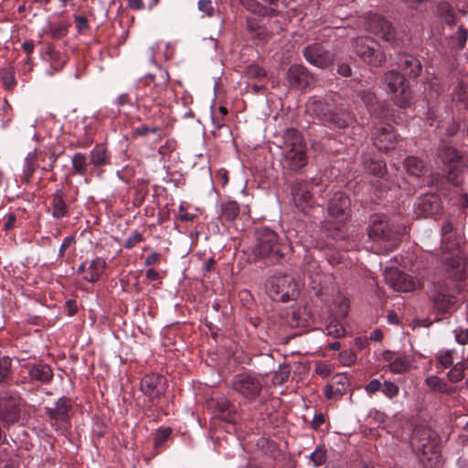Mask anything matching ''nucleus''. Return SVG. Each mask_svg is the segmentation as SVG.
<instances>
[{
	"label": "nucleus",
	"mask_w": 468,
	"mask_h": 468,
	"mask_svg": "<svg viewBox=\"0 0 468 468\" xmlns=\"http://www.w3.org/2000/svg\"><path fill=\"white\" fill-rule=\"evenodd\" d=\"M362 101L367 107L370 114L379 115L382 112L380 103L377 101L376 96L370 90L363 91L360 95Z\"/></svg>",
	"instance_id": "31"
},
{
	"label": "nucleus",
	"mask_w": 468,
	"mask_h": 468,
	"mask_svg": "<svg viewBox=\"0 0 468 468\" xmlns=\"http://www.w3.org/2000/svg\"><path fill=\"white\" fill-rule=\"evenodd\" d=\"M74 241V238L72 236H68L64 239L63 242L60 245L59 248V254L63 255V252L66 249L71 246V244Z\"/></svg>",
	"instance_id": "56"
},
{
	"label": "nucleus",
	"mask_w": 468,
	"mask_h": 468,
	"mask_svg": "<svg viewBox=\"0 0 468 468\" xmlns=\"http://www.w3.org/2000/svg\"><path fill=\"white\" fill-rule=\"evenodd\" d=\"M197 9L208 17L215 14V7L211 0H198Z\"/></svg>",
	"instance_id": "45"
},
{
	"label": "nucleus",
	"mask_w": 468,
	"mask_h": 468,
	"mask_svg": "<svg viewBox=\"0 0 468 468\" xmlns=\"http://www.w3.org/2000/svg\"><path fill=\"white\" fill-rule=\"evenodd\" d=\"M438 363L444 368L454 366L460 361L457 352L454 349L441 350L436 355Z\"/></svg>",
	"instance_id": "30"
},
{
	"label": "nucleus",
	"mask_w": 468,
	"mask_h": 468,
	"mask_svg": "<svg viewBox=\"0 0 468 468\" xmlns=\"http://www.w3.org/2000/svg\"><path fill=\"white\" fill-rule=\"evenodd\" d=\"M233 390L248 401L255 400L262 388V378L253 373H240L231 381Z\"/></svg>",
	"instance_id": "5"
},
{
	"label": "nucleus",
	"mask_w": 468,
	"mask_h": 468,
	"mask_svg": "<svg viewBox=\"0 0 468 468\" xmlns=\"http://www.w3.org/2000/svg\"><path fill=\"white\" fill-rule=\"evenodd\" d=\"M331 366L325 363L317 364L315 367V372L324 378L328 377L331 374Z\"/></svg>",
	"instance_id": "52"
},
{
	"label": "nucleus",
	"mask_w": 468,
	"mask_h": 468,
	"mask_svg": "<svg viewBox=\"0 0 468 468\" xmlns=\"http://www.w3.org/2000/svg\"><path fill=\"white\" fill-rule=\"evenodd\" d=\"M453 229V226L452 222L446 221L443 223L441 227V234L443 237H445L447 234L451 233Z\"/></svg>",
	"instance_id": "61"
},
{
	"label": "nucleus",
	"mask_w": 468,
	"mask_h": 468,
	"mask_svg": "<svg viewBox=\"0 0 468 468\" xmlns=\"http://www.w3.org/2000/svg\"><path fill=\"white\" fill-rule=\"evenodd\" d=\"M426 385L433 391L441 393H452L453 388L449 387L441 378L437 376H430L425 379Z\"/></svg>",
	"instance_id": "32"
},
{
	"label": "nucleus",
	"mask_w": 468,
	"mask_h": 468,
	"mask_svg": "<svg viewBox=\"0 0 468 468\" xmlns=\"http://www.w3.org/2000/svg\"><path fill=\"white\" fill-rule=\"evenodd\" d=\"M382 356L389 371L393 374L406 373L413 363L411 356H400L389 350L383 352Z\"/></svg>",
	"instance_id": "16"
},
{
	"label": "nucleus",
	"mask_w": 468,
	"mask_h": 468,
	"mask_svg": "<svg viewBox=\"0 0 468 468\" xmlns=\"http://www.w3.org/2000/svg\"><path fill=\"white\" fill-rule=\"evenodd\" d=\"M337 71L342 76L347 77L351 73V69L346 64H341V65H339Z\"/></svg>",
	"instance_id": "60"
},
{
	"label": "nucleus",
	"mask_w": 468,
	"mask_h": 468,
	"mask_svg": "<svg viewBox=\"0 0 468 468\" xmlns=\"http://www.w3.org/2000/svg\"><path fill=\"white\" fill-rule=\"evenodd\" d=\"M28 377L30 381L47 384L52 380L53 371L47 364L33 365L28 370Z\"/></svg>",
	"instance_id": "22"
},
{
	"label": "nucleus",
	"mask_w": 468,
	"mask_h": 468,
	"mask_svg": "<svg viewBox=\"0 0 468 468\" xmlns=\"http://www.w3.org/2000/svg\"><path fill=\"white\" fill-rule=\"evenodd\" d=\"M364 165L368 173L375 176H382L387 170L386 164L380 160L366 161Z\"/></svg>",
	"instance_id": "38"
},
{
	"label": "nucleus",
	"mask_w": 468,
	"mask_h": 468,
	"mask_svg": "<svg viewBox=\"0 0 468 468\" xmlns=\"http://www.w3.org/2000/svg\"><path fill=\"white\" fill-rule=\"evenodd\" d=\"M304 187L305 185L296 184L292 188V195L295 205L303 211L312 199L311 193Z\"/></svg>",
	"instance_id": "24"
},
{
	"label": "nucleus",
	"mask_w": 468,
	"mask_h": 468,
	"mask_svg": "<svg viewBox=\"0 0 468 468\" xmlns=\"http://www.w3.org/2000/svg\"><path fill=\"white\" fill-rule=\"evenodd\" d=\"M289 377V371L286 368L282 369L280 372H277L274 376V381L282 384Z\"/></svg>",
	"instance_id": "55"
},
{
	"label": "nucleus",
	"mask_w": 468,
	"mask_h": 468,
	"mask_svg": "<svg viewBox=\"0 0 468 468\" xmlns=\"http://www.w3.org/2000/svg\"><path fill=\"white\" fill-rule=\"evenodd\" d=\"M399 68L409 77H417L420 73V62L413 56L403 54L398 61Z\"/></svg>",
	"instance_id": "21"
},
{
	"label": "nucleus",
	"mask_w": 468,
	"mask_h": 468,
	"mask_svg": "<svg viewBox=\"0 0 468 468\" xmlns=\"http://www.w3.org/2000/svg\"><path fill=\"white\" fill-rule=\"evenodd\" d=\"M303 55L310 64L321 69L327 68L333 63V55L320 44L306 47Z\"/></svg>",
	"instance_id": "15"
},
{
	"label": "nucleus",
	"mask_w": 468,
	"mask_h": 468,
	"mask_svg": "<svg viewBox=\"0 0 468 468\" xmlns=\"http://www.w3.org/2000/svg\"><path fill=\"white\" fill-rule=\"evenodd\" d=\"M455 340L460 345L468 344V328L458 327L453 331Z\"/></svg>",
	"instance_id": "48"
},
{
	"label": "nucleus",
	"mask_w": 468,
	"mask_h": 468,
	"mask_svg": "<svg viewBox=\"0 0 468 468\" xmlns=\"http://www.w3.org/2000/svg\"><path fill=\"white\" fill-rule=\"evenodd\" d=\"M11 359L8 356L0 358V384L5 382L10 376Z\"/></svg>",
	"instance_id": "42"
},
{
	"label": "nucleus",
	"mask_w": 468,
	"mask_h": 468,
	"mask_svg": "<svg viewBox=\"0 0 468 468\" xmlns=\"http://www.w3.org/2000/svg\"><path fill=\"white\" fill-rule=\"evenodd\" d=\"M253 254L257 258H266L271 255L282 257V243L277 234L269 228H260L255 232Z\"/></svg>",
	"instance_id": "4"
},
{
	"label": "nucleus",
	"mask_w": 468,
	"mask_h": 468,
	"mask_svg": "<svg viewBox=\"0 0 468 468\" xmlns=\"http://www.w3.org/2000/svg\"><path fill=\"white\" fill-rule=\"evenodd\" d=\"M453 97L458 101L463 102L464 107H468V94L462 87L455 90Z\"/></svg>",
	"instance_id": "51"
},
{
	"label": "nucleus",
	"mask_w": 468,
	"mask_h": 468,
	"mask_svg": "<svg viewBox=\"0 0 468 468\" xmlns=\"http://www.w3.org/2000/svg\"><path fill=\"white\" fill-rule=\"evenodd\" d=\"M289 84L293 87H304L308 84V74L300 65H292L287 73Z\"/></svg>",
	"instance_id": "23"
},
{
	"label": "nucleus",
	"mask_w": 468,
	"mask_h": 468,
	"mask_svg": "<svg viewBox=\"0 0 468 468\" xmlns=\"http://www.w3.org/2000/svg\"><path fill=\"white\" fill-rule=\"evenodd\" d=\"M167 388L166 379L159 374H149L141 381V390L151 400L161 397Z\"/></svg>",
	"instance_id": "13"
},
{
	"label": "nucleus",
	"mask_w": 468,
	"mask_h": 468,
	"mask_svg": "<svg viewBox=\"0 0 468 468\" xmlns=\"http://www.w3.org/2000/svg\"><path fill=\"white\" fill-rule=\"evenodd\" d=\"M367 28L387 42L391 43L395 39L393 27L388 20L376 14L371 15L367 23Z\"/></svg>",
	"instance_id": "17"
},
{
	"label": "nucleus",
	"mask_w": 468,
	"mask_h": 468,
	"mask_svg": "<svg viewBox=\"0 0 468 468\" xmlns=\"http://www.w3.org/2000/svg\"><path fill=\"white\" fill-rule=\"evenodd\" d=\"M142 240H143V235L138 232H134L133 235H131L125 240L124 247L127 249H131L133 246H135L137 243L141 242Z\"/></svg>",
	"instance_id": "50"
},
{
	"label": "nucleus",
	"mask_w": 468,
	"mask_h": 468,
	"mask_svg": "<svg viewBox=\"0 0 468 468\" xmlns=\"http://www.w3.org/2000/svg\"><path fill=\"white\" fill-rule=\"evenodd\" d=\"M128 6L134 10H140L144 7V3L142 0H129Z\"/></svg>",
	"instance_id": "58"
},
{
	"label": "nucleus",
	"mask_w": 468,
	"mask_h": 468,
	"mask_svg": "<svg viewBox=\"0 0 468 468\" xmlns=\"http://www.w3.org/2000/svg\"><path fill=\"white\" fill-rule=\"evenodd\" d=\"M23 49L26 51L27 55L31 54L35 48V44L32 40L25 41L22 44Z\"/></svg>",
	"instance_id": "59"
},
{
	"label": "nucleus",
	"mask_w": 468,
	"mask_h": 468,
	"mask_svg": "<svg viewBox=\"0 0 468 468\" xmlns=\"http://www.w3.org/2000/svg\"><path fill=\"white\" fill-rule=\"evenodd\" d=\"M410 8L417 9L421 5L425 4L428 0H402Z\"/></svg>",
	"instance_id": "57"
},
{
	"label": "nucleus",
	"mask_w": 468,
	"mask_h": 468,
	"mask_svg": "<svg viewBox=\"0 0 468 468\" xmlns=\"http://www.w3.org/2000/svg\"><path fill=\"white\" fill-rule=\"evenodd\" d=\"M337 387L332 383L328 384L324 388V395L327 399H333L335 396L342 395V393L336 392Z\"/></svg>",
	"instance_id": "54"
},
{
	"label": "nucleus",
	"mask_w": 468,
	"mask_h": 468,
	"mask_svg": "<svg viewBox=\"0 0 468 468\" xmlns=\"http://www.w3.org/2000/svg\"><path fill=\"white\" fill-rule=\"evenodd\" d=\"M373 141L376 147L380 151H388L395 147L397 138L393 128L389 124L377 128L373 133Z\"/></svg>",
	"instance_id": "19"
},
{
	"label": "nucleus",
	"mask_w": 468,
	"mask_h": 468,
	"mask_svg": "<svg viewBox=\"0 0 468 468\" xmlns=\"http://www.w3.org/2000/svg\"><path fill=\"white\" fill-rule=\"evenodd\" d=\"M51 207L52 216L55 218H60L67 215V205L64 200V193L62 190L58 189L53 195Z\"/></svg>",
	"instance_id": "26"
},
{
	"label": "nucleus",
	"mask_w": 468,
	"mask_h": 468,
	"mask_svg": "<svg viewBox=\"0 0 468 468\" xmlns=\"http://www.w3.org/2000/svg\"><path fill=\"white\" fill-rule=\"evenodd\" d=\"M352 47L356 56L368 65L378 67L386 59L385 53L379 44L372 38L357 37L353 40Z\"/></svg>",
	"instance_id": "6"
},
{
	"label": "nucleus",
	"mask_w": 468,
	"mask_h": 468,
	"mask_svg": "<svg viewBox=\"0 0 468 468\" xmlns=\"http://www.w3.org/2000/svg\"><path fill=\"white\" fill-rule=\"evenodd\" d=\"M417 217H429L440 210V202L435 196H425L414 205Z\"/></svg>",
	"instance_id": "20"
},
{
	"label": "nucleus",
	"mask_w": 468,
	"mask_h": 468,
	"mask_svg": "<svg viewBox=\"0 0 468 468\" xmlns=\"http://www.w3.org/2000/svg\"><path fill=\"white\" fill-rule=\"evenodd\" d=\"M310 460L314 467L323 465L326 461V451L323 447H316L310 454Z\"/></svg>",
	"instance_id": "40"
},
{
	"label": "nucleus",
	"mask_w": 468,
	"mask_h": 468,
	"mask_svg": "<svg viewBox=\"0 0 468 468\" xmlns=\"http://www.w3.org/2000/svg\"><path fill=\"white\" fill-rule=\"evenodd\" d=\"M382 387L381 382L378 379H372L366 387L365 390L366 392L371 396L375 394L377 391H378Z\"/></svg>",
	"instance_id": "49"
},
{
	"label": "nucleus",
	"mask_w": 468,
	"mask_h": 468,
	"mask_svg": "<svg viewBox=\"0 0 468 468\" xmlns=\"http://www.w3.org/2000/svg\"><path fill=\"white\" fill-rule=\"evenodd\" d=\"M160 254L157 252H152L150 255H148L145 259V265L147 266H157L160 263Z\"/></svg>",
	"instance_id": "53"
},
{
	"label": "nucleus",
	"mask_w": 468,
	"mask_h": 468,
	"mask_svg": "<svg viewBox=\"0 0 468 468\" xmlns=\"http://www.w3.org/2000/svg\"><path fill=\"white\" fill-rule=\"evenodd\" d=\"M145 275H146V278L150 281H156L159 279V273L153 269H148L146 271Z\"/></svg>",
	"instance_id": "63"
},
{
	"label": "nucleus",
	"mask_w": 468,
	"mask_h": 468,
	"mask_svg": "<svg viewBox=\"0 0 468 468\" xmlns=\"http://www.w3.org/2000/svg\"><path fill=\"white\" fill-rule=\"evenodd\" d=\"M384 83L393 101L399 107L410 104L411 93L403 76L395 70L388 71L384 76Z\"/></svg>",
	"instance_id": "7"
},
{
	"label": "nucleus",
	"mask_w": 468,
	"mask_h": 468,
	"mask_svg": "<svg viewBox=\"0 0 468 468\" xmlns=\"http://www.w3.org/2000/svg\"><path fill=\"white\" fill-rule=\"evenodd\" d=\"M331 383L337 387V388H335L336 392L344 394L349 386V379L346 375L338 374L333 378Z\"/></svg>",
	"instance_id": "41"
},
{
	"label": "nucleus",
	"mask_w": 468,
	"mask_h": 468,
	"mask_svg": "<svg viewBox=\"0 0 468 468\" xmlns=\"http://www.w3.org/2000/svg\"><path fill=\"white\" fill-rule=\"evenodd\" d=\"M172 430L170 428L160 429L154 433V446L155 449L161 448L164 442L171 435Z\"/></svg>",
	"instance_id": "43"
},
{
	"label": "nucleus",
	"mask_w": 468,
	"mask_h": 468,
	"mask_svg": "<svg viewBox=\"0 0 468 468\" xmlns=\"http://www.w3.org/2000/svg\"><path fill=\"white\" fill-rule=\"evenodd\" d=\"M404 166L407 172L413 176H420L424 171V165L417 157L410 156L405 159Z\"/></svg>",
	"instance_id": "34"
},
{
	"label": "nucleus",
	"mask_w": 468,
	"mask_h": 468,
	"mask_svg": "<svg viewBox=\"0 0 468 468\" xmlns=\"http://www.w3.org/2000/svg\"><path fill=\"white\" fill-rule=\"evenodd\" d=\"M410 444L416 453L423 459L429 460L435 453V443L431 441V431L428 428H415Z\"/></svg>",
	"instance_id": "12"
},
{
	"label": "nucleus",
	"mask_w": 468,
	"mask_h": 468,
	"mask_svg": "<svg viewBox=\"0 0 468 468\" xmlns=\"http://www.w3.org/2000/svg\"><path fill=\"white\" fill-rule=\"evenodd\" d=\"M367 235L375 242L390 241V246H397L402 231L389 223L386 216L377 214L370 218Z\"/></svg>",
	"instance_id": "3"
},
{
	"label": "nucleus",
	"mask_w": 468,
	"mask_h": 468,
	"mask_svg": "<svg viewBox=\"0 0 468 468\" xmlns=\"http://www.w3.org/2000/svg\"><path fill=\"white\" fill-rule=\"evenodd\" d=\"M468 37V30L464 28L463 26H460L458 27V30L454 36V38L456 39V42L458 44V47L460 48H464Z\"/></svg>",
	"instance_id": "47"
},
{
	"label": "nucleus",
	"mask_w": 468,
	"mask_h": 468,
	"mask_svg": "<svg viewBox=\"0 0 468 468\" xmlns=\"http://www.w3.org/2000/svg\"><path fill=\"white\" fill-rule=\"evenodd\" d=\"M37 153L35 151L29 152L25 160H24V167L22 173V180L25 182H29L34 172L37 168Z\"/></svg>",
	"instance_id": "28"
},
{
	"label": "nucleus",
	"mask_w": 468,
	"mask_h": 468,
	"mask_svg": "<svg viewBox=\"0 0 468 468\" xmlns=\"http://www.w3.org/2000/svg\"><path fill=\"white\" fill-rule=\"evenodd\" d=\"M70 407L69 400L65 397H61L57 400L54 407L46 408L51 426L61 434H65L69 429V411Z\"/></svg>",
	"instance_id": "9"
},
{
	"label": "nucleus",
	"mask_w": 468,
	"mask_h": 468,
	"mask_svg": "<svg viewBox=\"0 0 468 468\" xmlns=\"http://www.w3.org/2000/svg\"><path fill=\"white\" fill-rule=\"evenodd\" d=\"M308 110L319 119L330 122L339 128L346 127L352 122L348 113L346 112H333L329 106L320 100H311L308 103Z\"/></svg>",
	"instance_id": "10"
},
{
	"label": "nucleus",
	"mask_w": 468,
	"mask_h": 468,
	"mask_svg": "<svg viewBox=\"0 0 468 468\" xmlns=\"http://www.w3.org/2000/svg\"><path fill=\"white\" fill-rule=\"evenodd\" d=\"M431 297L435 307L441 313L451 312L456 305V300L452 295L437 292Z\"/></svg>",
	"instance_id": "25"
},
{
	"label": "nucleus",
	"mask_w": 468,
	"mask_h": 468,
	"mask_svg": "<svg viewBox=\"0 0 468 468\" xmlns=\"http://www.w3.org/2000/svg\"><path fill=\"white\" fill-rule=\"evenodd\" d=\"M267 292L272 300L286 303L298 295V284L290 274L273 275L268 280Z\"/></svg>",
	"instance_id": "2"
},
{
	"label": "nucleus",
	"mask_w": 468,
	"mask_h": 468,
	"mask_svg": "<svg viewBox=\"0 0 468 468\" xmlns=\"http://www.w3.org/2000/svg\"><path fill=\"white\" fill-rule=\"evenodd\" d=\"M468 367V362L462 360L455 363L448 372V378L452 383L460 382L464 378V370Z\"/></svg>",
	"instance_id": "35"
},
{
	"label": "nucleus",
	"mask_w": 468,
	"mask_h": 468,
	"mask_svg": "<svg viewBox=\"0 0 468 468\" xmlns=\"http://www.w3.org/2000/svg\"><path fill=\"white\" fill-rule=\"evenodd\" d=\"M399 391V386L391 381H384L382 384V392L388 399H394Z\"/></svg>",
	"instance_id": "44"
},
{
	"label": "nucleus",
	"mask_w": 468,
	"mask_h": 468,
	"mask_svg": "<svg viewBox=\"0 0 468 468\" xmlns=\"http://www.w3.org/2000/svg\"><path fill=\"white\" fill-rule=\"evenodd\" d=\"M327 335L339 338L346 335V330L339 321L333 319L326 325Z\"/></svg>",
	"instance_id": "39"
},
{
	"label": "nucleus",
	"mask_w": 468,
	"mask_h": 468,
	"mask_svg": "<svg viewBox=\"0 0 468 468\" xmlns=\"http://www.w3.org/2000/svg\"><path fill=\"white\" fill-rule=\"evenodd\" d=\"M281 154L283 169L297 171L307 164L306 144L298 131L290 129L284 133Z\"/></svg>",
	"instance_id": "1"
},
{
	"label": "nucleus",
	"mask_w": 468,
	"mask_h": 468,
	"mask_svg": "<svg viewBox=\"0 0 468 468\" xmlns=\"http://www.w3.org/2000/svg\"><path fill=\"white\" fill-rule=\"evenodd\" d=\"M441 158L444 163L459 164L462 157L455 148L452 146H445L441 150Z\"/></svg>",
	"instance_id": "37"
},
{
	"label": "nucleus",
	"mask_w": 468,
	"mask_h": 468,
	"mask_svg": "<svg viewBox=\"0 0 468 468\" xmlns=\"http://www.w3.org/2000/svg\"><path fill=\"white\" fill-rule=\"evenodd\" d=\"M16 222V217L12 214L8 215L7 220L4 224V228L5 230L11 229Z\"/></svg>",
	"instance_id": "62"
},
{
	"label": "nucleus",
	"mask_w": 468,
	"mask_h": 468,
	"mask_svg": "<svg viewBox=\"0 0 468 468\" xmlns=\"http://www.w3.org/2000/svg\"><path fill=\"white\" fill-rule=\"evenodd\" d=\"M350 205L348 197L342 192H337L330 200L328 206L327 223L335 229H341V224L348 218L347 208Z\"/></svg>",
	"instance_id": "11"
},
{
	"label": "nucleus",
	"mask_w": 468,
	"mask_h": 468,
	"mask_svg": "<svg viewBox=\"0 0 468 468\" xmlns=\"http://www.w3.org/2000/svg\"><path fill=\"white\" fill-rule=\"evenodd\" d=\"M109 163L106 147L103 144H96L90 153V164L94 166H102Z\"/></svg>",
	"instance_id": "27"
},
{
	"label": "nucleus",
	"mask_w": 468,
	"mask_h": 468,
	"mask_svg": "<svg viewBox=\"0 0 468 468\" xmlns=\"http://www.w3.org/2000/svg\"><path fill=\"white\" fill-rule=\"evenodd\" d=\"M21 402V399L16 393L0 395V422L5 428H8L19 420Z\"/></svg>",
	"instance_id": "8"
},
{
	"label": "nucleus",
	"mask_w": 468,
	"mask_h": 468,
	"mask_svg": "<svg viewBox=\"0 0 468 468\" xmlns=\"http://www.w3.org/2000/svg\"><path fill=\"white\" fill-rule=\"evenodd\" d=\"M386 282L395 291L410 292L414 289L412 278L396 268H388L384 271Z\"/></svg>",
	"instance_id": "14"
},
{
	"label": "nucleus",
	"mask_w": 468,
	"mask_h": 468,
	"mask_svg": "<svg viewBox=\"0 0 468 468\" xmlns=\"http://www.w3.org/2000/svg\"><path fill=\"white\" fill-rule=\"evenodd\" d=\"M239 213V207L237 202L228 201L221 206V218L231 221L237 218Z\"/></svg>",
	"instance_id": "36"
},
{
	"label": "nucleus",
	"mask_w": 468,
	"mask_h": 468,
	"mask_svg": "<svg viewBox=\"0 0 468 468\" xmlns=\"http://www.w3.org/2000/svg\"><path fill=\"white\" fill-rule=\"evenodd\" d=\"M66 32L67 27L61 23L49 26L48 30V34L53 38H60L65 36Z\"/></svg>",
	"instance_id": "46"
},
{
	"label": "nucleus",
	"mask_w": 468,
	"mask_h": 468,
	"mask_svg": "<svg viewBox=\"0 0 468 468\" xmlns=\"http://www.w3.org/2000/svg\"><path fill=\"white\" fill-rule=\"evenodd\" d=\"M348 303L347 300L342 299L340 303V316H346L347 314Z\"/></svg>",
	"instance_id": "64"
},
{
	"label": "nucleus",
	"mask_w": 468,
	"mask_h": 468,
	"mask_svg": "<svg viewBox=\"0 0 468 468\" xmlns=\"http://www.w3.org/2000/svg\"><path fill=\"white\" fill-rule=\"evenodd\" d=\"M240 5L248 11L260 16H274L277 12L273 8H266L256 0H239Z\"/></svg>",
	"instance_id": "29"
},
{
	"label": "nucleus",
	"mask_w": 468,
	"mask_h": 468,
	"mask_svg": "<svg viewBox=\"0 0 468 468\" xmlns=\"http://www.w3.org/2000/svg\"><path fill=\"white\" fill-rule=\"evenodd\" d=\"M105 268L106 261L102 258L97 257L91 261L82 262L79 266L78 271L82 274L85 281L95 282L103 274Z\"/></svg>",
	"instance_id": "18"
},
{
	"label": "nucleus",
	"mask_w": 468,
	"mask_h": 468,
	"mask_svg": "<svg viewBox=\"0 0 468 468\" xmlns=\"http://www.w3.org/2000/svg\"><path fill=\"white\" fill-rule=\"evenodd\" d=\"M71 165L75 174L85 176L87 173V157L83 153H75L71 157Z\"/></svg>",
	"instance_id": "33"
}]
</instances>
